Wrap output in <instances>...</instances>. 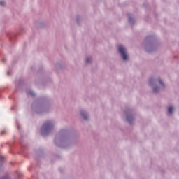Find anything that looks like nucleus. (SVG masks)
<instances>
[{
  "instance_id": "nucleus-1",
  "label": "nucleus",
  "mask_w": 179,
  "mask_h": 179,
  "mask_svg": "<svg viewBox=\"0 0 179 179\" xmlns=\"http://www.w3.org/2000/svg\"><path fill=\"white\" fill-rule=\"evenodd\" d=\"M119 52L121 54L124 61H127V59H128V55H127V52L124 46H119Z\"/></svg>"
},
{
  "instance_id": "nucleus-2",
  "label": "nucleus",
  "mask_w": 179,
  "mask_h": 179,
  "mask_svg": "<svg viewBox=\"0 0 179 179\" xmlns=\"http://www.w3.org/2000/svg\"><path fill=\"white\" fill-rule=\"evenodd\" d=\"M42 128H43V131L47 132V131H50V129H51V128H52V123H51V122H50V121H48L43 125Z\"/></svg>"
},
{
  "instance_id": "nucleus-3",
  "label": "nucleus",
  "mask_w": 179,
  "mask_h": 179,
  "mask_svg": "<svg viewBox=\"0 0 179 179\" xmlns=\"http://www.w3.org/2000/svg\"><path fill=\"white\" fill-rule=\"evenodd\" d=\"M173 111H174V108H173V106H169L168 108V113H169V114H172Z\"/></svg>"
},
{
  "instance_id": "nucleus-4",
  "label": "nucleus",
  "mask_w": 179,
  "mask_h": 179,
  "mask_svg": "<svg viewBox=\"0 0 179 179\" xmlns=\"http://www.w3.org/2000/svg\"><path fill=\"white\" fill-rule=\"evenodd\" d=\"M132 120H134V118L132 117V116H129L127 115V120L128 121V122H129L131 124V121H132Z\"/></svg>"
},
{
  "instance_id": "nucleus-5",
  "label": "nucleus",
  "mask_w": 179,
  "mask_h": 179,
  "mask_svg": "<svg viewBox=\"0 0 179 179\" xmlns=\"http://www.w3.org/2000/svg\"><path fill=\"white\" fill-rule=\"evenodd\" d=\"M81 115L84 120H87L88 117L87 115L85 113V112L81 113Z\"/></svg>"
},
{
  "instance_id": "nucleus-6",
  "label": "nucleus",
  "mask_w": 179,
  "mask_h": 179,
  "mask_svg": "<svg viewBox=\"0 0 179 179\" xmlns=\"http://www.w3.org/2000/svg\"><path fill=\"white\" fill-rule=\"evenodd\" d=\"M90 61H92V58H90V57L87 58V59H86L87 64H89V62H90Z\"/></svg>"
},
{
  "instance_id": "nucleus-7",
  "label": "nucleus",
  "mask_w": 179,
  "mask_h": 179,
  "mask_svg": "<svg viewBox=\"0 0 179 179\" xmlns=\"http://www.w3.org/2000/svg\"><path fill=\"white\" fill-rule=\"evenodd\" d=\"M157 90H159L158 87H155L153 90L154 93H157Z\"/></svg>"
},
{
  "instance_id": "nucleus-8",
  "label": "nucleus",
  "mask_w": 179,
  "mask_h": 179,
  "mask_svg": "<svg viewBox=\"0 0 179 179\" xmlns=\"http://www.w3.org/2000/svg\"><path fill=\"white\" fill-rule=\"evenodd\" d=\"M129 22L130 23H132V17H129Z\"/></svg>"
},
{
  "instance_id": "nucleus-9",
  "label": "nucleus",
  "mask_w": 179,
  "mask_h": 179,
  "mask_svg": "<svg viewBox=\"0 0 179 179\" xmlns=\"http://www.w3.org/2000/svg\"><path fill=\"white\" fill-rule=\"evenodd\" d=\"M159 83L163 86V82H162V80L159 79Z\"/></svg>"
},
{
  "instance_id": "nucleus-10",
  "label": "nucleus",
  "mask_w": 179,
  "mask_h": 179,
  "mask_svg": "<svg viewBox=\"0 0 179 179\" xmlns=\"http://www.w3.org/2000/svg\"><path fill=\"white\" fill-rule=\"evenodd\" d=\"M0 5H5V1H0Z\"/></svg>"
},
{
  "instance_id": "nucleus-11",
  "label": "nucleus",
  "mask_w": 179,
  "mask_h": 179,
  "mask_svg": "<svg viewBox=\"0 0 179 179\" xmlns=\"http://www.w3.org/2000/svg\"><path fill=\"white\" fill-rule=\"evenodd\" d=\"M5 134V131H1V135H3Z\"/></svg>"
},
{
  "instance_id": "nucleus-12",
  "label": "nucleus",
  "mask_w": 179,
  "mask_h": 179,
  "mask_svg": "<svg viewBox=\"0 0 179 179\" xmlns=\"http://www.w3.org/2000/svg\"><path fill=\"white\" fill-rule=\"evenodd\" d=\"M33 96V94H31Z\"/></svg>"
}]
</instances>
